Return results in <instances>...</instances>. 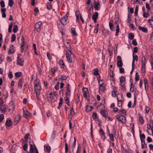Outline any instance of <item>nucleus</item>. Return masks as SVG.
I'll return each mask as SVG.
<instances>
[{
    "instance_id": "f257e3e1",
    "label": "nucleus",
    "mask_w": 153,
    "mask_h": 153,
    "mask_svg": "<svg viewBox=\"0 0 153 153\" xmlns=\"http://www.w3.org/2000/svg\"><path fill=\"white\" fill-rule=\"evenodd\" d=\"M67 44L68 45V46L67 47V48H68L69 50V52L67 51L66 57L68 62L71 63L72 62V59L71 58V55L72 54V53L71 51V46L68 43H67Z\"/></svg>"
},
{
    "instance_id": "f03ea898",
    "label": "nucleus",
    "mask_w": 153,
    "mask_h": 153,
    "mask_svg": "<svg viewBox=\"0 0 153 153\" xmlns=\"http://www.w3.org/2000/svg\"><path fill=\"white\" fill-rule=\"evenodd\" d=\"M116 118L119 121L123 123H125L126 122V118L123 115L121 114H117L116 116Z\"/></svg>"
},
{
    "instance_id": "7ed1b4c3",
    "label": "nucleus",
    "mask_w": 153,
    "mask_h": 153,
    "mask_svg": "<svg viewBox=\"0 0 153 153\" xmlns=\"http://www.w3.org/2000/svg\"><path fill=\"white\" fill-rule=\"evenodd\" d=\"M82 92L84 97L88 101L89 100V96L88 97V95H89L88 89L86 88H83Z\"/></svg>"
},
{
    "instance_id": "20e7f679",
    "label": "nucleus",
    "mask_w": 153,
    "mask_h": 153,
    "mask_svg": "<svg viewBox=\"0 0 153 153\" xmlns=\"http://www.w3.org/2000/svg\"><path fill=\"white\" fill-rule=\"evenodd\" d=\"M117 66L119 68H121L123 65V63L121 57L120 56H118L117 59Z\"/></svg>"
},
{
    "instance_id": "39448f33",
    "label": "nucleus",
    "mask_w": 153,
    "mask_h": 153,
    "mask_svg": "<svg viewBox=\"0 0 153 153\" xmlns=\"http://www.w3.org/2000/svg\"><path fill=\"white\" fill-rule=\"evenodd\" d=\"M42 23L41 22H37L35 25V30L37 32H39L41 30V26Z\"/></svg>"
},
{
    "instance_id": "423d86ee",
    "label": "nucleus",
    "mask_w": 153,
    "mask_h": 153,
    "mask_svg": "<svg viewBox=\"0 0 153 153\" xmlns=\"http://www.w3.org/2000/svg\"><path fill=\"white\" fill-rule=\"evenodd\" d=\"M117 97L118 101V107H120V106L119 105V102H122L123 100V99L122 94H118L117 96Z\"/></svg>"
},
{
    "instance_id": "0eeeda50",
    "label": "nucleus",
    "mask_w": 153,
    "mask_h": 153,
    "mask_svg": "<svg viewBox=\"0 0 153 153\" xmlns=\"http://www.w3.org/2000/svg\"><path fill=\"white\" fill-rule=\"evenodd\" d=\"M100 113L101 115L103 116L106 120L107 119L108 113L106 110L102 109L100 111Z\"/></svg>"
},
{
    "instance_id": "6e6552de",
    "label": "nucleus",
    "mask_w": 153,
    "mask_h": 153,
    "mask_svg": "<svg viewBox=\"0 0 153 153\" xmlns=\"http://www.w3.org/2000/svg\"><path fill=\"white\" fill-rule=\"evenodd\" d=\"M67 15V14H66L65 16L62 17L61 20H60V22L63 25H65L66 23V22L68 17Z\"/></svg>"
},
{
    "instance_id": "1a4fd4ad",
    "label": "nucleus",
    "mask_w": 153,
    "mask_h": 153,
    "mask_svg": "<svg viewBox=\"0 0 153 153\" xmlns=\"http://www.w3.org/2000/svg\"><path fill=\"white\" fill-rule=\"evenodd\" d=\"M34 88L36 94L40 95L41 90V86L34 87Z\"/></svg>"
},
{
    "instance_id": "9d476101",
    "label": "nucleus",
    "mask_w": 153,
    "mask_h": 153,
    "mask_svg": "<svg viewBox=\"0 0 153 153\" xmlns=\"http://www.w3.org/2000/svg\"><path fill=\"white\" fill-rule=\"evenodd\" d=\"M0 111L2 114H4L6 111V107L5 105H0Z\"/></svg>"
},
{
    "instance_id": "9b49d317",
    "label": "nucleus",
    "mask_w": 153,
    "mask_h": 153,
    "mask_svg": "<svg viewBox=\"0 0 153 153\" xmlns=\"http://www.w3.org/2000/svg\"><path fill=\"white\" fill-rule=\"evenodd\" d=\"M106 90L105 87L103 85V82H102L100 85H99V91H104Z\"/></svg>"
},
{
    "instance_id": "f8f14e48",
    "label": "nucleus",
    "mask_w": 153,
    "mask_h": 153,
    "mask_svg": "<svg viewBox=\"0 0 153 153\" xmlns=\"http://www.w3.org/2000/svg\"><path fill=\"white\" fill-rule=\"evenodd\" d=\"M109 74L111 77V79L114 82H115V79L114 77L113 71L111 70L109 71Z\"/></svg>"
},
{
    "instance_id": "ddd939ff",
    "label": "nucleus",
    "mask_w": 153,
    "mask_h": 153,
    "mask_svg": "<svg viewBox=\"0 0 153 153\" xmlns=\"http://www.w3.org/2000/svg\"><path fill=\"white\" fill-rule=\"evenodd\" d=\"M30 113L29 112H28V111L27 110H26V111H25L24 110V109H23V116L25 117L26 118H27L28 117L30 116Z\"/></svg>"
},
{
    "instance_id": "4468645a",
    "label": "nucleus",
    "mask_w": 153,
    "mask_h": 153,
    "mask_svg": "<svg viewBox=\"0 0 153 153\" xmlns=\"http://www.w3.org/2000/svg\"><path fill=\"white\" fill-rule=\"evenodd\" d=\"M69 85L68 84L66 86L67 91L65 92V94L66 97L70 96V90L69 89Z\"/></svg>"
},
{
    "instance_id": "2eb2a0df",
    "label": "nucleus",
    "mask_w": 153,
    "mask_h": 153,
    "mask_svg": "<svg viewBox=\"0 0 153 153\" xmlns=\"http://www.w3.org/2000/svg\"><path fill=\"white\" fill-rule=\"evenodd\" d=\"M21 116L19 114H17L15 116L14 119V121L16 122V124L18 123L20 121V120L21 119Z\"/></svg>"
},
{
    "instance_id": "dca6fc26",
    "label": "nucleus",
    "mask_w": 153,
    "mask_h": 153,
    "mask_svg": "<svg viewBox=\"0 0 153 153\" xmlns=\"http://www.w3.org/2000/svg\"><path fill=\"white\" fill-rule=\"evenodd\" d=\"M34 87L41 86L39 83V80L36 78L34 82Z\"/></svg>"
},
{
    "instance_id": "f3484780",
    "label": "nucleus",
    "mask_w": 153,
    "mask_h": 153,
    "mask_svg": "<svg viewBox=\"0 0 153 153\" xmlns=\"http://www.w3.org/2000/svg\"><path fill=\"white\" fill-rule=\"evenodd\" d=\"M12 125V122L11 120L7 119L5 124L6 126H7L8 127H10Z\"/></svg>"
},
{
    "instance_id": "a211bd4d",
    "label": "nucleus",
    "mask_w": 153,
    "mask_h": 153,
    "mask_svg": "<svg viewBox=\"0 0 153 153\" xmlns=\"http://www.w3.org/2000/svg\"><path fill=\"white\" fill-rule=\"evenodd\" d=\"M17 61L19 65L20 66H22L23 64L22 63L24 62L23 60L22 59H19V56H18L17 58Z\"/></svg>"
},
{
    "instance_id": "6ab92c4d",
    "label": "nucleus",
    "mask_w": 153,
    "mask_h": 153,
    "mask_svg": "<svg viewBox=\"0 0 153 153\" xmlns=\"http://www.w3.org/2000/svg\"><path fill=\"white\" fill-rule=\"evenodd\" d=\"M44 150L45 151L48 153H49L50 152L51 148L50 146H47L46 145H45L44 146Z\"/></svg>"
},
{
    "instance_id": "aec40b11",
    "label": "nucleus",
    "mask_w": 153,
    "mask_h": 153,
    "mask_svg": "<svg viewBox=\"0 0 153 153\" xmlns=\"http://www.w3.org/2000/svg\"><path fill=\"white\" fill-rule=\"evenodd\" d=\"M112 88H113V90L112 92V95L113 97H115L116 95L117 90H115L116 87L114 86H113Z\"/></svg>"
},
{
    "instance_id": "412c9836",
    "label": "nucleus",
    "mask_w": 153,
    "mask_h": 153,
    "mask_svg": "<svg viewBox=\"0 0 153 153\" xmlns=\"http://www.w3.org/2000/svg\"><path fill=\"white\" fill-rule=\"evenodd\" d=\"M63 99L62 97H60L59 99V105L57 107V108L59 109L62 106L63 103Z\"/></svg>"
},
{
    "instance_id": "4be33fe9",
    "label": "nucleus",
    "mask_w": 153,
    "mask_h": 153,
    "mask_svg": "<svg viewBox=\"0 0 153 153\" xmlns=\"http://www.w3.org/2000/svg\"><path fill=\"white\" fill-rule=\"evenodd\" d=\"M138 28L139 30H141L144 33H146L148 31V30L146 28L142 27L141 26H139Z\"/></svg>"
},
{
    "instance_id": "5701e85b",
    "label": "nucleus",
    "mask_w": 153,
    "mask_h": 153,
    "mask_svg": "<svg viewBox=\"0 0 153 153\" xmlns=\"http://www.w3.org/2000/svg\"><path fill=\"white\" fill-rule=\"evenodd\" d=\"M141 142V148L142 149H143L144 148H146L147 146L146 144L145 143L144 140H142Z\"/></svg>"
},
{
    "instance_id": "b1692460",
    "label": "nucleus",
    "mask_w": 153,
    "mask_h": 153,
    "mask_svg": "<svg viewBox=\"0 0 153 153\" xmlns=\"http://www.w3.org/2000/svg\"><path fill=\"white\" fill-rule=\"evenodd\" d=\"M100 3L99 2H98L97 3L95 4L94 9L95 10H98L100 9Z\"/></svg>"
},
{
    "instance_id": "393cba45",
    "label": "nucleus",
    "mask_w": 153,
    "mask_h": 153,
    "mask_svg": "<svg viewBox=\"0 0 153 153\" xmlns=\"http://www.w3.org/2000/svg\"><path fill=\"white\" fill-rule=\"evenodd\" d=\"M59 64L60 65L61 68H64L65 66L64 63L62 60H60Z\"/></svg>"
},
{
    "instance_id": "a878e982",
    "label": "nucleus",
    "mask_w": 153,
    "mask_h": 153,
    "mask_svg": "<svg viewBox=\"0 0 153 153\" xmlns=\"http://www.w3.org/2000/svg\"><path fill=\"white\" fill-rule=\"evenodd\" d=\"M22 79H20L18 83V87L22 89Z\"/></svg>"
},
{
    "instance_id": "bb28decb",
    "label": "nucleus",
    "mask_w": 153,
    "mask_h": 153,
    "mask_svg": "<svg viewBox=\"0 0 153 153\" xmlns=\"http://www.w3.org/2000/svg\"><path fill=\"white\" fill-rule=\"evenodd\" d=\"M18 30V27L17 25H13V31L14 33L17 32Z\"/></svg>"
},
{
    "instance_id": "cd10ccee",
    "label": "nucleus",
    "mask_w": 153,
    "mask_h": 153,
    "mask_svg": "<svg viewBox=\"0 0 153 153\" xmlns=\"http://www.w3.org/2000/svg\"><path fill=\"white\" fill-rule=\"evenodd\" d=\"M71 33L73 35L75 36H77L78 34L76 32V31L75 30V28L74 27L72 28L71 29Z\"/></svg>"
},
{
    "instance_id": "c85d7f7f",
    "label": "nucleus",
    "mask_w": 153,
    "mask_h": 153,
    "mask_svg": "<svg viewBox=\"0 0 153 153\" xmlns=\"http://www.w3.org/2000/svg\"><path fill=\"white\" fill-rule=\"evenodd\" d=\"M118 111L119 113L123 114L125 115H126V111L124 109H121V110H118Z\"/></svg>"
},
{
    "instance_id": "c756f323",
    "label": "nucleus",
    "mask_w": 153,
    "mask_h": 153,
    "mask_svg": "<svg viewBox=\"0 0 153 153\" xmlns=\"http://www.w3.org/2000/svg\"><path fill=\"white\" fill-rule=\"evenodd\" d=\"M140 136L141 141L142 140H144L145 138V135L144 134H141V132H140Z\"/></svg>"
},
{
    "instance_id": "7c9ffc66",
    "label": "nucleus",
    "mask_w": 153,
    "mask_h": 153,
    "mask_svg": "<svg viewBox=\"0 0 153 153\" xmlns=\"http://www.w3.org/2000/svg\"><path fill=\"white\" fill-rule=\"evenodd\" d=\"M98 13L97 12H95L94 14L92 16V19H97V18L98 17Z\"/></svg>"
},
{
    "instance_id": "2f4dec72",
    "label": "nucleus",
    "mask_w": 153,
    "mask_h": 153,
    "mask_svg": "<svg viewBox=\"0 0 153 153\" xmlns=\"http://www.w3.org/2000/svg\"><path fill=\"white\" fill-rule=\"evenodd\" d=\"M142 66H144L146 65V58L144 56H143L142 58Z\"/></svg>"
},
{
    "instance_id": "473e14b6",
    "label": "nucleus",
    "mask_w": 153,
    "mask_h": 153,
    "mask_svg": "<svg viewBox=\"0 0 153 153\" xmlns=\"http://www.w3.org/2000/svg\"><path fill=\"white\" fill-rule=\"evenodd\" d=\"M120 30V28L119 27V25L118 24L116 26V34H115V36H117L118 34V33L119 32Z\"/></svg>"
},
{
    "instance_id": "72a5a7b5",
    "label": "nucleus",
    "mask_w": 153,
    "mask_h": 153,
    "mask_svg": "<svg viewBox=\"0 0 153 153\" xmlns=\"http://www.w3.org/2000/svg\"><path fill=\"white\" fill-rule=\"evenodd\" d=\"M133 81H132L130 85L131 87L130 88V91L131 92H133L134 91V85H133V83L132 82Z\"/></svg>"
},
{
    "instance_id": "f704fd0d",
    "label": "nucleus",
    "mask_w": 153,
    "mask_h": 153,
    "mask_svg": "<svg viewBox=\"0 0 153 153\" xmlns=\"http://www.w3.org/2000/svg\"><path fill=\"white\" fill-rule=\"evenodd\" d=\"M109 25L110 29L111 30L114 31V27L113 23L111 22H109Z\"/></svg>"
},
{
    "instance_id": "c9c22d12",
    "label": "nucleus",
    "mask_w": 153,
    "mask_h": 153,
    "mask_svg": "<svg viewBox=\"0 0 153 153\" xmlns=\"http://www.w3.org/2000/svg\"><path fill=\"white\" fill-rule=\"evenodd\" d=\"M15 76L16 78H19L22 75V73L21 72H16L15 74Z\"/></svg>"
},
{
    "instance_id": "e433bc0d",
    "label": "nucleus",
    "mask_w": 153,
    "mask_h": 153,
    "mask_svg": "<svg viewBox=\"0 0 153 153\" xmlns=\"http://www.w3.org/2000/svg\"><path fill=\"white\" fill-rule=\"evenodd\" d=\"M108 135L110 137V140L112 142H114V139L113 134H111L110 133H109V134Z\"/></svg>"
},
{
    "instance_id": "4c0bfd02",
    "label": "nucleus",
    "mask_w": 153,
    "mask_h": 153,
    "mask_svg": "<svg viewBox=\"0 0 153 153\" xmlns=\"http://www.w3.org/2000/svg\"><path fill=\"white\" fill-rule=\"evenodd\" d=\"M134 35L132 33H130L128 34V38L131 40H132L134 38Z\"/></svg>"
},
{
    "instance_id": "58836bf2",
    "label": "nucleus",
    "mask_w": 153,
    "mask_h": 153,
    "mask_svg": "<svg viewBox=\"0 0 153 153\" xmlns=\"http://www.w3.org/2000/svg\"><path fill=\"white\" fill-rule=\"evenodd\" d=\"M139 75L138 74V73L136 72L135 74V80L136 82H138L139 79Z\"/></svg>"
},
{
    "instance_id": "ea45409f",
    "label": "nucleus",
    "mask_w": 153,
    "mask_h": 153,
    "mask_svg": "<svg viewBox=\"0 0 153 153\" xmlns=\"http://www.w3.org/2000/svg\"><path fill=\"white\" fill-rule=\"evenodd\" d=\"M93 74L95 76H97L99 74V70L98 69L94 70Z\"/></svg>"
},
{
    "instance_id": "a19ab883",
    "label": "nucleus",
    "mask_w": 153,
    "mask_h": 153,
    "mask_svg": "<svg viewBox=\"0 0 153 153\" xmlns=\"http://www.w3.org/2000/svg\"><path fill=\"white\" fill-rule=\"evenodd\" d=\"M33 146L32 144H30V153H33Z\"/></svg>"
},
{
    "instance_id": "79ce46f5",
    "label": "nucleus",
    "mask_w": 153,
    "mask_h": 153,
    "mask_svg": "<svg viewBox=\"0 0 153 153\" xmlns=\"http://www.w3.org/2000/svg\"><path fill=\"white\" fill-rule=\"evenodd\" d=\"M15 52V50L13 48H12L11 49H10L8 51V54H10L11 53H13Z\"/></svg>"
},
{
    "instance_id": "37998d69",
    "label": "nucleus",
    "mask_w": 153,
    "mask_h": 153,
    "mask_svg": "<svg viewBox=\"0 0 153 153\" xmlns=\"http://www.w3.org/2000/svg\"><path fill=\"white\" fill-rule=\"evenodd\" d=\"M125 80V77L123 76H121L120 78V83H123V82Z\"/></svg>"
},
{
    "instance_id": "c03bdc74",
    "label": "nucleus",
    "mask_w": 153,
    "mask_h": 153,
    "mask_svg": "<svg viewBox=\"0 0 153 153\" xmlns=\"http://www.w3.org/2000/svg\"><path fill=\"white\" fill-rule=\"evenodd\" d=\"M14 4V2L13 0H9L8 5L10 7H12Z\"/></svg>"
},
{
    "instance_id": "a18cd8bd",
    "label": "nucleus",
    "mask_w": 153,
    "mask_h": 153,
    "mask_svg": "<svg viewBox=\"0 0 153 153\" xmlns=\"http://www.w3.org/2000/svg\"><path fill=\"white\" fill-rule=\"evenodd\" d=\"M16 36L14 34H13L11 37V42H13L15 41Z\"/></svg>"
},
{
    "instance_id": "49530a36",
    "label": "nucleus",
    "mask_w": 153,
    "mask_h": 153,
    "mask_svg": "<svg viewBox=\"0 0 153 153\" xmlns=\"http://www.w3.org/2000/svg\"><path fill=\"white\" fill-rule=\"evenodd\" d=\"M120 85L121 87V89L123 91H124L126 90L125 87L124 86V84L123 83H120Z\"/></svg>"
},
{
    "instance_id": "de8ad7c7",
    "label": "nucleus",
    "mask_w": 153,
    "mask_h": 153,
    "mask_svg": "<svg viewBox=\"0 0 153 153\" xmlns=\"http://www.w3.org/2000/svg\"><path fill=\"white\" fill-rule=\"evenodd\" d=\"M139 120L140 122L142 124H143L144 123V120L143 117L141 116H140L139 117Z\"/></svg>"
},
{
    "instance_id": "09e8293b",
    "label": "nucleus",
    "mask_w": 153,
    "mask_h": 153,
    "mask_svg": "<svg viewBox=\"0 0 153 153\" xmlns=\"http://www.w3.org/2000/svg\"><path fill=\"white\" fill-rule=\"evenodd\" d=\"M99 132L101 136H102L105 134L103 130L101 128H100Z\"/></svg>"
},
{
    "instance_id": "8fccbe9b",
    "label": "nucleus",
    "mask_w": 153,
    "mask_h": 153,
    "mask_svg": "<svg viewBox=\"0 0 153 153\" xmlns=\"http://www.w3.org/2000/svg\"><path fill=\"white\" fill-rule=\"evenodd\" d=\"M12 23L11 22H10V24L9 26L8 32L10 33L11 32L12 28Z\"/></svg>"
},
{
    "instance_id": "3c124183",
    "label": "nucleus",
    "mask_w": 153,
    "mask_h": 153,
    "mask_svg": "<svg viewBox=\"0 0 153 153\" xmlns=\"http://www.w3.org/2000/svg\"><path fill=\"white\" fill-rule=\"evenodd\" d=\"M68 150V145L67 143H65V153H67Z\"/></svg>"
},
{
    "instance_id": "603ef678",
    "label": "nucleus",
    "mask_w": 153,
    "mask_h": 153,
    "mask_svg": "<svg viewBox=\"0 0 153 153\" xmlns=\"http://www.w3.org/2000/svg\"><path fill=\"white\" fill-rule=\"evenodd\" d=\"M148 12L147 13H146V12L143 13V16L144 18H147L149 16V14Z\"/></svg>"
},
{
    "instance_id": "864d4df0",
    "label": "nucleus",
    "mask_w": 153,
    "mask_h": 153,
    "mask_svg": "<svg viewBox=\"0 0 153 153\" xmlns=\"http://www.w3.org/2000/svg\"><path fill=\"white\" fill-rule=\"evenodd\" d=\"M75 114L74 110L73 108H71V112L70 113V115H71L72 116L74 115Z\"/></svg>"
},
{
    "instance_id": "5fc2aeb1",
    "label": "nucleus",
    "mask_w": 153,
    "mask_h": 153,
    "mask_svg": "<svg viewBox=\"0 0 153 153\" xmlns=\"http://www.w3.org/2000/svg\"><path fill=\"white\" fill-rule=\"evenodd\" d=\"M133 59L134 60H136V61H137L138 60V56L136 55H134V54H133Z\"/></svg>"
},
{
    "instance_id": "6e6d98bb",
    "label": "nucleus",
    "mask_w": 153,
    "mask_h": 153,
    "mask_svg": "<svg viewBox=\"0 0 153 153\" xmlns=\"http://www.w3.org/2000/svg\"><path fill=\"white\" fill-rule=\"evenodd\" d=\"M138 6H136L135 8V10L134 12V15L135 16H136L137 15L138 11Z\"/></svg>"
},
{
    "instance_id": "4d7b16f0",
    "label": "nucleus",
    "mask_w": 153,
    "mask_h": 153,
    "mask_svg": "<svg viewBox=\"0 0 153 153\" xmlns=\"http://www.w3.org/2000/svg\"><path fill=\"white\" fill-rule=\"evenodd\" d=\"M148 22L150 24V27H153V21H150V19L148 20Z\"/></svg>"
},
{
    "instance_id": "13d9d810",
    "label": "nucleus",
    "mask_w": 153,
    "mask_h": 153,
    "mask_svg": "<svg viewBox=\"0 0 153 153\" xmlns=\"http://www.w3.org/2000/svg\"><path fill=\"white\" fill-rule=\"evenodd\" d=\"M92 117L94 119H95L98 118V116L96 113L94 112L92 114Z\"/></svg>"
},
{
    "instance_id": "bf43d9fd",
    "label": "nucleus",
    "mask_w": 153,
    "mask_h": 153,
    "mask_svg": "<svg viewBox=\"0 0 153 153\" xmlns=\"http://www.w3.org/2000/svg\"><path fill=\"white\" fill-rule=\"evenodd\" d=\"M8 77L10 79H11L13 78V75L12 71H10L8 74Z\"/></svg>"
},
{
    "instance_id": "052dcab7",
    "label": "nucleus",
    "mask_w": 153,
    "mask_h": 153,
    "mask_svg": "<svg viewBox=\"0 0 153 153\" xmlns=\"http://www.w3.org/2000/svg\"><path fill=\"white\" fill-rule=\"evenodd\" d=\"M150 41L151 42H153V31L150 35Z\"/></svg>"
},
{
    "instance_id": "680f3d73",
    "label": "nucleus",
    "mask_w": 153,
    "mask_h": 153,
    "mask_svg": "<svg viewBox=\"0 0 153 153\" xmlns=\"http://www.w3.org/2000/svg\"><path fill=\"white\" fill-rule=\"evenodd\" d=\"M62 81L63 80H66L67 79V77L66 76H61V77L60 79Z\"/></svg>"
},
{
    "instance_id": "e2e57ef3",
    "label": "nucleus",
    "mask_w": 153,
    "mask_h": 153,
    "mask_svg": "<svg viewBox=\"0 0 153 153\" xmlns=\"http://www.w3.org/2000/svg\"><path fill=\"white\" fill-rule=\"evenodd\" d=\"M0 4L1 7L2 8H4L5 7L4 3L3 1H1L0 2Z\"/></svg>"
},
{
    "instance_id": "0e129e2a",
    "label": "nucleus",
    "mask_w": 153,
    "mask_h": 153,
    "mask_svg": "<svg viewBox=\"0 0 153 153\" xmlns=\"http://www.w3.org/2000/svg\"><path fill=\"white\" fill-rule=\"evenodd\" d=\"M57 70V68H52L51 69V71L53 74H54L56 71Z\"/></svg>"
},
{
    "instance_id": "69168bd1",
    "label": "nucleus",
    "mask_w": 153,
    "mask_h": 153,
    "mask_svg": "<svg viewBox=\"0 0 153 153\" xmlns=\"http://www.w3.org/2000/svg\"><path fill=\"white\" fill-rule=\"evenodd\" d=\"M132 44L134 46H137V44L136 39H134L132 41Z\"/></svg>"
},
{
    "instance_id": "338daca9",
    "label": "nucleus",
    "mask_w": 153,
    "mask_h": 153,
    "mask_svg": "<svg viewBox=\"0 0 153 153\" xmlns=\"http://www.w3.org/2000/svg\"><path fill=\"white\" fill-rule=\"evenodd\" d=\"M29 136V134H26L24 138L26 141L27 142V139L28 138Z\"/></svg>"
},
{
    "instance_id": "774afa93",
    "label": "nucleus",
    "mask_w": 153,
    "mask_h": 153,
    "mask_svg": "<svg viewBox=\"0 0 153 153\" xmlns=\"http://www.w3.org/2000/svg\"><path fill=\"white\" fill-rule=\"evenodd\" d=\"M4 117L3 114H0V123H1L2 121V120L4 118Z\"/></svg>"
}]
</instances>
